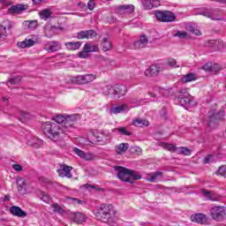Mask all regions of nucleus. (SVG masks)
Masks as SVG:
<instances>
[{
  "instance_id": "obj_8",
  "label": "nucleus",
  "mask_w": 226,
  "mask_h": 226,
  "mask_svg": "<svg viewBox=\"0 0 226 226\" xmlns=\"http://www.w3.org/2000/svg\"><path fill=\"white\" fill-rule=\"evenodd\" d=\"M72 170H73L72 166L62 164L56 172L60 177H67L68 179H72V177H73V175H72Z\"/></svg>"
},
{
  "instance_id": "obj_56",
  "label": "nucleus",
  "mask_w": 226,
  "mask_h": 226,
  "mask_svg": "<svg viewBox=\"0 0 226 226\" xmlns=\"http://www.w3.org/2000/svg\"><path fill=\"white\" fill-rule=\"evenodd\" d=\"M12 169L16 170V172H22V165L20 164H12Z\"/></svg>"
},
{
  "instance_id": "obj_55",
  "label": "nucleus",
  "mask_w": 226,
  "mask_h": 226,
  "mask_svg": "<svg viewBox=\"0 0 226 226\" xmlns=\"http://www.w3.org/2000/svg\"><path fill=\"white\" fill-rule=\"evenodd\" d=\"M211 162H213V155L208 154L205 157L203 163L204 164H207V163H211Z\"/></svg>"
},
{
  "instance_id": "obj_18",
  "label": "nucleus",
  "mask_w": 226,
  "mask_h": 226,
  "mask_svg": "<svg viewBox=\"0 0 226 226\" xmlns=\"http://www.w3.org/2000/svg\"><path fill=\"white\" fill-rule=\"evenodd\" d=\"M70 217L76 223H84L86 222V215L80 212H72Z\"/></svg>"
},
{
  "instance_id": "obj_53",
  "label": "nucleus",
  "mask_w": 226,
  "mask_h": 226,
  "mask_svg": "<svg viewBox=\"0 0 226 226\" xmlns=\"http://www.w3.org/2000/svg\"><path fill=\"white\" fill-rule=\"evenodd\" d=\"M185 156H190L192 154V150H190L188 147H182V154Z\"/></svg>"
},
{
  "instance_id": "obj_19",
  "label": "nucleus",
  "mask_w": 226,
  "mask_h": 226,
  "mask_svg": "<svg viewBox=\"0 0 226 226\" xmlns=\"http://www.w3.org/2000/svg\"><path fill=\"white\" fill-rule=\"evenodd\" d=\"M147 43H149V40L147 36L145 34L141 35L139 41L134 42V49H146L147 47Z\"/></svg>"
},
{
  "instance_id": "obj_45",
  "label": "nucleus",
  "mask_w": 226,
  "mask_h": 226,
  "mask_svg": "<svg viewBox=\"0 0 226 226\" xmlns=\"http://www.w3.org/2000/svg\"><path fill=\"white\" fill-rule=\"evenodd\" d=\"M41 199L43 200V202H46V204H50L52 199H50V196L47 194V192H41Z\"/></svg>"
},
{
  "instance_id": "obj_47",
  "label": "nucleus",
  "mask_w": 226,
  "mask_h": 226,
  "mask_svg": "<svg viewBox=\"0 0 226 226\" xmlns=\"http://www.w3.org/2000/svg\"><path fill=\"white\" fill-rule=\"evenodd\" d=\"M118 133H121V135H125L126 137H130L132 135V132L126 129V127H119L117 129Z\"/></svg>"
},
{
  "instance_id": "obj_28",
  "label": "nucleus",
  "mask_w": 226,
  "mask_h": 226,
  "mask_svg": "<svg viewBox=\"0 0 226 226\" xmlns=\"http://www.w3.org/2000/svg\"><path fill=\"white\" fill-rule=\"evenodd\" d=\"M202 70L205 72H210L211 73H216L217 72H220V68L218 65H213L211 63H207L202 66Z\"/></svg>"
},
{
  "instance_id": "obj_57",
  "label": "nucleus",
  "mask_w": 226,
  "mask_h": 226,
  "mask_svg": "<svg viewBox=\"0 0 226 226\" xmlns=\"http://www.w3.org/2000/svg\"><path fill=\"white\" fill-rule=\"evenodd\" d=\"M69 200H72L74 204H84V201L79 200V199H76V198H68Z\"/></svg>"
},
{
  "instance_id": "obj_61",
  "label": "nucleus",
  "mask_w": 226,
  "mask_h": 226,
  "mask_svg": "<svg viewBox=\"0 0 226 226\" xmlns=\"http://www.w3.org/2000/svg\"><path fill=\"white\" fill-rule=\"evenodd\" d=\"M182 151H183V147H175V152L174 153H177V154H181Z\"/></svg>"
},
{
  "instance_id": "obj_15",
  "label": "nucleus",
  "mask_w": 226,
  "mask_h": 226,
  "mask_svg": "<svg viewBox=\"0 0 226 226\" xmlns=\"http://www.w3.org/2000/svg\"><path fill=\"white\" fill-rule=\"evenodd\" d=\"M162 72V69L158 65H151L148 69L146 70L145 75L146 77H148V79H151L153 77H156L158 73Z\"/></svg>"
},
{
  "instance_id": "obj_49",
  "label": "nucleus",
  "mask_w": 226,
  "mask_h": 226,
  "mask_svg": "<svg viewBox=\"0 0 226 226\" xmlns=\"http://www.w3.org/2000/svg\"><path fill=\"white\" fill-rule=\"evenodd\" d=\"M167 63L169 66H171L173 68H179V64H177V62L174 58H169Z\"/></svg>"
},
{
  "instance_id": "obj_62",
  "label": "nucleus",
  "mask_w": 226,
  "mask_h": 226,
  "mask_svg": "<svg viewBox=\"0 0 226 226\" xmlns=\"http://www.w3.org/2000/svg\"><path fill=\"white\" fill-rule=\"evenodd\" d=\"M192 34H196V36H200V34H202L200 33V30L195 28L194 31L192 32Z\"/></svg>"
},
{
  "instance_id": "obj_5",
  "label": "nucleus",
  "mask_w": 226,
  "mask_h": 226,
  "mask_svg": "<svg viewBox=\"0 0 226 226\" xmlns=\"http://www.w3.org/2000/svg\"><path fill=\"white\" fill-rule=\"evenodd\" d=\"M188 88H182L178 91V102L182 107L186 105H192V102H193V97L188 93Z\"/></svg>"
},
{
  "instance_id": "obj_37",
  "label": "nucleus",
  "mask_w": 226,
  "mask_h": 226,
  "mask_svg": "<svg viewBox=\"0 0 226 226\" xmlns=\"http://www.w3.org/2000/svg\"><path fill=\"white\" fill-rule=\"evenodd\" d=\"M118 10H120V11H124V13H133V11H135V7L132 4L120 5L118 6Z\"/></svg>"
},
{
  "instance_id": "obj_10",
  "label": "nucleus",
  "mask_w": 226,
  "mask_h": 226,
  "mask_svg": "<svg viewBox=\"0 0 226 226\" xmlns=\"http://www.w3.org/2000/svg\"><path fill=\"white\" fill-rule=\"evenodd\" d=\"M200 14L211 19V20H223V19H222V11L218 10H207Z\"/></svg>"
},
{
  "instance_id": "obj_14",
  "label": "nucleus",
  "mask_w": 226,
  "mask_h": 226,
  "mask_svg": "<svg viewBox=\"0 0 226 226\" xmlns=\"http://www.w3.org/2000/svg\"><path fill=\"white\" fill-rule=\"evenodd\" d=\"M26 4H18L16 5H11L9 10H8V13H10V15H19V13H21L22 11H26Z\"/></svg>"
},
{
  "instance_id": "obj_64",
  "label": "nucleus",
  "mask_w": 226,
  "mask_h": 226,
  "mask_svg": "<svg viewBox=\"0 0 226 226\" xmlns=\"http://www.w3.org/2000/svg\"><path fill=\"white\" fill-rule=\"evenodd\" d=\"M4 200L8 201L10 200V194H7L4 197Z\"/></svg>"
},
{
  "instance_id": "obj_42",
  "label": "nucleus",
  "mask_w": 226,
  "mask_h": 226,
  "mask_svg": "<svg viewBox=\"0 0 226 226\" xmlns=\"http://www.w3.org/2000/svg\"><path fill=\"white\" fill-rule=\"evenodd\" d=\"M51 207H53L54 213H58V215H64L65 213L64 209L57 203L53 204Z\"/></svg>"
},
{
  "instance_id": "obj_32",
  "label": "nucleus",
  "mask_w": 226,
  "mask_h": 226,
  "mask_svg": "<svg viewBox=\"0 0 226 226\" xmlns=\"http://www.w3.org/2000/svg\"><path fill=\"white\" fill-rule=\"evenodd\" d=\"M34 45V41L33 39H26L23 41L18 42V47L19 49H27Z\"/></svg>"
},
{
  "instance_id": "obj_13",
  "label": "nucleus",
  "mask_w": 226,
  "mask_h": 226,
  "mask_svg": "<svg viewBox=\"0 0 226 226\" xmlns=\"http://www.w3.org/2000/svg\"><path fill=\"white\" fill-rule=\"evenodd\" d=\"M10 213L12 215V216H18V218H26L27 216V213L20 207L12 206L10 207Z\"/></svg>"
},
{
  "instance_id": "obj_2",
  "label": "nucleus",
  "mask_w": 226,
  "mask_h": 226,
  "mask_svg": "<svg viewBox=\"0 0 226 226\" xmlns=\"http://www.w3.org/2000/svg\"><path fill=\"white\" fill-rule=\"evenodd\" d=\"M94 216L103 223H109L116 216V209L111 204H102L95 211Z\"/></svg>"
},
{
  "instance_id": "obj_38",
  "label": "nucleus",
  "mask_w": 226,
  "mask_h": 226,
  "mask_svg": "<svg viewBox=\"0 0 226 226\" xmlns=\"http://www.w3.org/2000/svg\"><path fill=\"white\" fill-rule=\"evenodd\" d=\"M17 186H18V190L19 192H22V190H26V179H24L22 177L18 178L17 179Z\"/></svg>"
},
{
  "instance_id": "obj_17",
  "label": "nucleus",
  "mask_w": 226,
  "mask_h": 226,
  "mask_svg": "<svg viewBox=\"0 0 226 226\" xmlns=\"http://www.w3.org/2000/svg\"><path fill=\"white\" fill-rule=\"evenodd\" d=\"M149 177L147 178L148 183H158V181H162L163 179V172L162 171H155L154 173L148 174Z\"/></svg>"
},
{
  "instance_id": "obj_35",
  "label": "nucleus",
  "mask_w": 226,
  "mask_h": 226,
  "mask_svg": "<svg viewBox=\"0 0 226 226\" xmlns=\"http://www.w3.org/2000/svg\"><path fill=\"white\" fill-rule=\"evenodd\" d=\"M39 15L42 20H49L52 17V11L50 9H44L39 12Z\"/></svg>"
},
{
  "instance_id": "obj_34",
  "label": "nucleus",
  "mask_w": 226,
  "mask_h": 226,
  "mask_svg": "<svg viewBox=\"0 0 226 226\" xmlns=\"http://www.w3.org/2000/svg\"><path fill=\"white\" fill-rule=\"evenodd\" d=\"M139 179H142V175L139 174V172L129 170V183H133V181H137Z\"/></svg>"
},
{
  "instance_id": "obj_11",
  "label": "nucleus",
  "mask_w": 226,
  "mask_h": 226,
  "mask_svg": "<svg viewBox=\"0 0 226 226\" xmlns=\"http://www.w3.org/2000/svg\"><path fill=\"white\" fill-rule=\"evenodd\" d=\"M161 4L160 0H141L143 10H153V8H158Z\"/></svg>"
},
{
  "instance_id": "obj_25",
  "label": "nucleus",
  "mask_w": 226,
  "mask_h": 226,
  "mask_svg": "<svg viewBox=\"0 0 226 226\" xmlns=\"http://www.w3.org/2000/svg\"><path fill=\"white\" fill-rule=\"evenodd\" d=\"M199 77L197 74L193 72H189L186 75L183 76L181 79V82L183 84H188V82H193L194 80H197Z\"/></svg>"
},
{
  "instance_id": "obj_46",
  "label": "nucleus",
  "mask_w": 226,
  "mask_h": 226,
  "mask_svg": "<svg viewBox=\"0 0 226 226\" xmlns=\"http://www.w3.org/2000/svg\"><path fill=\"white\" fill-rule=\"evenodd\" d=\"M20 80H22V77L21 76H16L13 78H10L8 82H10V84L11 85H17V84H20Z\"/></svg>"
},
{
  "instance_id": "obj_16",
  "label": "nucleus",
  "mask_w": 226,
  "mask_h": 226,
  "mask_svg": "<svg viewBox=\"0 0 226 226\" xmlns=\"http://www.w3.org/2000/svg\"><path fill=\"white\" fill-rule=\"evenodd\" d=\"M191 221L195 222V223L204 225L207 223V216L204 214H195L191 215Z\"/></svg>"
},
{
  "instance_id": "obj_60",
  "label": "nucleus",
  "mask_w": 226,
  "mask_h": 226,
  "mask_svg": "<svg viewBox=\"0 0 226 226\" xmlns=\"http://www.w3.org/2000/svg\"><path fill=\"white\" fill-rule=\"evenodd\" d=\"M0 4H3V6H10L11 3L6 2V0H0Z\"/></svg>"
},
{
  "instance_id": "obj_29",
  "label": "nucleus",
  "mask_w": 226,
  "mask_h": 226,
  "mask_svg": "<svg viewBox=\"0 0 226 226\" xmlns=\"http://www.w3.org/2000/svg\"><path fill=\"white\" fill-rule=\"evenodd\" d=\"M206 45L210 49H214V50H220L222 47V41L218 40H210L206 42Z\"/></svg>"
},
{
  "instance_id": "obj_41",
  "label": "nucleus",
  "mask_w": 226,
  "mask_h": 226,
  "mask_svg": "<svg viewBox=\"0 0 226 226\" xmlns=\"http://www.w3.org/2000/svg\"><path fill=\"white\" fill-rule=\"evenodd\" d=\"M73 124L72 121L67 120L65 118V120L64 121V124L63 125V130H65V133H68V132H70V128H73Z\"/></svg>"
},
{
  "instance_id": "obj_50",
  "label": "nucleus",
  "mask_w": 226,
  "mask_h": 226,
  "mask_svg": "<svg viewBox=\"0 0 226 226\" xmlns=\"http://www.w3.org/2000/svg\"><path fill=\"white\" fill-rule=\"evenodd\" d=\"M79 57H80L81 59H87V57H89V53L84 49L83 48V50L80 51L79 54H78Z\"/></svg>"
},
{
  "instance_id": "obj_20",
  "label": "nucleus",
  "mask_w": 226,
  "mask_h": 226,
  "mask_svg": "<svg viewBox=\"0 0 226 226\" xmlns=\"http://www.w3.org/2000/svg\"><path fill=\"white\" fill-rule=\"evenodd\" d=\"M128 93V88L124 85H118L115 87V98H122Z\"/></svg>"
},
{
  "instance_id": "obj_36",
  "label": "nucleus",
  "mask_w": 226,
  "mask_h": 226,
  "mask_svg": "<svg viewBox=\"0 0 226 226\" xmlns=\"http://www.w3.org/2000/svg\"><path fill=\"white\" fill-rule=\"evenodd\" d=\"M132 124L134 126H149V121L146 120V119H141V118H136L134 120H132Z\"/></svg>"
},
{
  "instance_id": "obj_44",
  "label": "nucleus",
  "mask_w": 226,
  "mask_h": 226,
  "mask_svg": "<svg viewBox=\"0 0 226 226\" xmlns=\"http://www.w3.org/2000/svg\"><path fill=\"white\" fill-rule=\"evenodd\" d=\"M162 147L167 149L168 151H172L173 153L176 151V146L169 143H161Z\"/></svg>"
},
{
  "instance_id": "obj_7",
  "label": "nucleus",
  "mask_w": 226,
  "mask_h": 226,
  "mask_svg": "<svg viewBox=\"0 0 226 226\" xmlns=\"http://www.w3.org/2000/svg\"><path fill=\"white\" fill-rule=\"evenodd\" d=\"M115 170L117 171V177L120 181L130 183V170L122 166H116Z\"/></svg>"
},
{
  "instance_id": "obj_3",
  "label": "nucleus",
  "mask_w": 226,
  "mask_h": 226,
  "mask_svg": "<svg viewBox=\"0 0 226 226\" xmlns=\"http://www.w3.org/2000/svg\"><path fill=\"white\" fill-rule=\"evenodd\" d=\"M95 79V74H84L71 78L70 82L71 84H78V86H82L85 84H89V82H93V80Z\"/></svg>"
},
{
  "instance_id": "obj_33",
  "label": "nucleus",
  "mask_w": 226,
  "mask_h": 226,
  "mask_svg": "<svg viewBox=\"0 0 226 226\" xmlns=\"http://www.w3.org/2000/svg\"><path fill=\"white\" fill-rule=\"evenodd\" d=\"M102 94H105V96H112L115 98V88L114 87L108 85L102 87Z\"/></svg>"
},
{
  "instance_id": "obj_27",
  "label": "nucleus",
  "mask_w": 226,
  "mask_h": 226,
  "mask_svg": "<svg viewBox=\"0 0 226 226\" xmlns=\"http://www.w3.org/2000/svg\"><path fill=\"white\" fill-rule=\"evenodd\" d=\"M84 50H86L88 54L91 52H100V48L96 44H93V42H87L84 47Z\"/></svg>"
},
{
  "instance_id": "obj_26",
  "label": "nucleus",
  "mask_w": 226,
  "mask_h": 226,
  "mask_svg": "<svg viewBox=\"0 0 226 226\" xmlns=\"http://www.w3.org/2000/svg\"><path fill=\"white\" fill-rule=\"evenodd\" d=\"M67 50H79L82 47V42L80 41H68L64 43Z\"/></svg>"
},
{
  "instance_id": "obj_39",
  "label": "nucleus",
  "mask_w": 226,
  "mask_h": 226,
  "mask_svg": "<svg viewBox=\"0 0 226 226\" xmlns=\"http://www.w3.org/2000/svg\"><path fill=\"white\" fill-rule=\"evenodd\" d=\"M25 26L27 27V29H31L32 31L34 29H36L38 27V21L37 20H32V21H25Z\"/></svg>"
},
{
  "instance_id": "obj_51",
  "label": "nucleus",
  "mask_w": 226,
  "mask_h": 226,
  "mask_svg": "<svg viewBox=\"0 0 226 226\" xmlns=\"http://www.w3.org/2000/svg\"><path fill=\"white\" fill-rule=\"evenodd\" d=\"M175 36H177L178 38L185 39L188 37V33L183 32V31H178L175 34Z\"/></svg>"
},
{
  "instance_id": "obj_43",
  "label": "nucleus",
  "mask_w": 226,
  "mask_h": 226,
  "mask_svg": "<svg viewBox=\"0 0 226 226\" xmlns=\"http://www.w3.org/2000/svg\"><path fill=\"white\" fill-rule=\"evenodd\" d=\"M6 29H11V23H9L7 26L0 25V38L6 36Z\"/></svg>"
},
{
  "instance_id": "obj_6",
  "label": "nucleus",
  "mask_w": 226,
  "mask_h": 226,
  "mask_svg": "<svg viewBox=\"0 0 226 226\" xmlns=\"http://www.w3.org/2000/svg\"><path fill=\"white\" fill-rule=\"evenodd\" d=\"M211 217L215 222H223L226 212H225V207H214L210 210Z\"/></svg>"
},
{
  "instance_id": "obj_22",
  "label": "nucleus",
  "mask_w": 226,
  "mask_h": 226,
  "mask_svg": "<svg viewBox=\"0 0 226 226\" xmlns=\"http://www.w3.org/2000/svg\"><path fill=\"white\" fill-rule=\"evenodd\" d=\"M124 110H128V104H122L117 107H113L109 109V115H117L121 114V112H124Z\"/></svg>"
},
{
  "instance_id": "obj_9",
  "label": "nucleus",
  "mask_w": 226,
  "mask_h": 226,
  "mask_svg": "<svg viewBox=\"0 0 226 226\" xmlns=\"http://www.w3.org/2000/svg\"><path fill=\"white\" fill-rule=\"evenodd\" d=\"M96 36L97 34L94 30H83L76 34L77 40H93Z\"/></svg>"
},
{
  "instance_id": "obj_40",
  "label": "nucleus",
  "mask_w": 226,
  "mask_h": 226,
  "mask_svg": "<svg viewBox=\"0 0 226 226\" xmlns=\"http://www.w3.org/2000/svg\"><path fill=\"white\" fill-rule=\"evenodd\" d=\"M66 117L63 115H56L55 117H53V121L56 123H53L54 124H64Z\"/></svg>"
},
{
  "instance_id": "obj_21",
  "label": "nucleus",
  "mask_w": 226,
  "mask_h": 226,
  "mask_svg": "<svg viewBox=\"0 0 226 226\" xmlns=\"http://www.w3.org/2000/svg\"><path fill=\"white\" fill-rule=\"evenodd\" d=\"M45 50L47 52H57V50H61V45L57 41H49L46 44Z\"/></svg>"
},
{
  "instance_id": "obj_30",
  "label": "nucleus",
  "mask_w": 226,
  "mask_h": 226,
  "mask_svg": "<svg viewBox=\"0 0 226 226\" xmlns=\"http://www.w3.org/2000/svg\"><path fill=\"white\" fill-rule=\"evenodd\" d=\"M102 50L104 52H108V50H110L112 49V41H110V38L109 37V35L102 39Z\"/></svg>"
},
{
  "instance_id": "obj_63",
  "label": "nucleus",
  "mask_w": 226,
  "mask_h": 226,
  "mask_svg": "<svg viewBox=\"0 0 226 226\" xmlns=\"http://www.w3.org/2000/svg\"><path fill=\"white\" fill-rule=\"evenodd\" d=\"M39 181H40L41 183H49V179L45 178L44 177H41L39 178Z\"/></svg>"
},
{
  "instance_id": "obj_59",
  "label": "nucleus",
  "mask_w": 226,
  "mask_h": 226,
  "mask_svg": "<svg viewBox=\"0 0 226 226\" xmlns=\"http://www.w3.org/2000/svg\"><path fill=\"white\" fill-rule=\"evenodd\" d=\"M90 187L94 190H97V192H103V188H102L98 185H90Z\"/></svg>"
},
{
  "instance_id": "obj_52",
  "label": "nucleus",
  "mask_w": 226,
  "mask_h": 226,
  "mask_svg": "<svg viewBox=\"0 0 226 226\" xmlns=\"http://www.w3.org/2000/svg\"><path fill=\"white\" fill-rule=\"evenodd\" d=\"M77 117H79L78 115H71L66 117L65 118L71 122H72V124H75V123L77 122Z\"/></svg>"
},
{
  "instance_id": "obj_24",
  "label": "nucleus",
  "mask_w": 226,
  "mask_h": 226,
  "mask_svg": "<svg viewBox=\"0 0 226 226\" xmlns=\"http://www.w3.org/2000/svg\"><path fill=\"white\" fill-rule=\"evenodd\" d=\"M73 151L75 154H78V156H79V158H82L83 160H87V162H89L90 160H93V154H87L79 148L75 147Z\"/></svg>"
},
{
  "instance_id": "obj_4",
  "label": "nucleus",
  "mask_w": 226,
  "mask_h": 226,
  "mask_svg": "<svg viewBox=\"0 0 226 226\" xmlns=\"http://www.w3.org/2000/svg\"><path fill=\"white\" fill-rule=\"evenodd\" d=\"M154 15L159 22H174L176 20V14L170 11H155Z\"/></svg>"
},
{
  "instance_id": "obj_23",
  "label": "nucleus",
  "mask_w": 226,
  "mask_h": 226,
  "mask_svg": "<svg viewBox=\"0 0 226 226\" xmlns=\"http://www.w3.org/2000/svg\"><path fill=\"white\" fill-rule=\"evenodd\" d=\"M27 145L38 149V147H41L43 146V140L38 139L37 137H33L27 140Z\"/></svg>"
},
{
  "instance_id": "obj_1",
  "label": "nucleus",
  "mask_w": 226,
  "mask_h": 226,
  "mask_svg": "<svg viewBox=\"0 0 226 226\" xmlns=\"http://www.w3.org/2000/svg\"><path fill=\"white\" fill-rule=\"evenodd\" d=\"M44 133L54 142H59L66 136V130L63 129V124L47 122L44 124Z\"/></svg>"
},
{
  "instance_id": "obj_12",
  "label": "nucleus",
  "mask_w": 226,
  "mask_h": 226,
  "mask_svg": "<svg viewBox=\"0 0 226 226\" xmlns=\"http://www.w3.org/2000/svg\"><path fill=\"white\" fill-rule=\"evenodd\" d=\"M201 193H203L204 197L207 198V200H212L213 202H218V200H222V196L216 194L213 191H207L206 189L201 190Z\"/></svg>"
},
{
  "instance_id": "obj_48",
  "label": "nucleus",
  "mask_w": 226,
  "mask_h": 226,
  "mask_svg": "<svg viewBox=\"0 0 226 226\" xmlns=\"http://www.w3.org/2000/svg\"><path fill=\"white\" fill-rule=\"evenodd\" d=\"M217 175L222 176V177H226V166L225 165L219 167V169L217 170Z\"/></svg>"
},
{
  "instance_id": "obj_54",
  "label": "nucleus",
  "mask_w": 226,
  "mask_h": 226,
  "mask_svg": "<svg viewBox=\"0 0 226 226\" xmlns=\"http://www.w3.org/2000/svg\"><path fill=\"white\" fill-rule=\"evenodd\" d=\"M96 6V4L94 2V0H89L87 3V8L90 10V11H93L94 10V7Z\"/></svg>"
},
{
  "instance_id": "obj_31",
  "label": "nucleus",
  "mask_w": 226,
  "mask_h": 226,
  "mask_svg": "<svg viewBox=\"0 0 226 226\" xmlns=\"http://www.w3.org/2000/svg\"><path fill=\"white\" fill-rule=\"evenodd\" d=\"M130 147V144L128 143H121L115 147L117 154H124L125 151H128Z\"/></svg>"
},
{
  "instance_id": "obj_58",
  "label": "nucleus",
  "mask_w": 226,
  "mask_h": 226,
  "mask_svg": "<svg viewBox=\"0 0 226 226\" xmlns=\"http://www.w3.org/2000/svg\"><path fill=\"white\" fill-rule=\"evenodd\" d=\"M187 31H189L190 33L193 34V31H195V26H193L192 25H188L186 26Z\"/></svg>"
}]
</instances>
